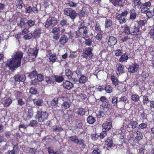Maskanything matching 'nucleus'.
I'll return each instance as SVG.
<instances>
[{
  "label": "nucleus",
  "mask_w": 154,
  "mask_h": 154,
  "mask_svg": "<svg viewBox=\"0 0 154 154\" xmlns=\"http://www.w3.org/2000/svg\"><path fill=\"white\" fill-rule=\"evenodd\" d=\"M63 13L67 16H69L72 19H74L77 16L76 11L70 8H66L63 11Z\"/></svg>",
  "instance_id": "obj_4"
},
{
  "label": "nucleus",
  "mask_w": 154,
  "mask_h": 154,
  "mask_svg": "<svg viewBox=\"0 0 154 154\" xmlns=\"http://www.w3.org/2000/svg\"><path fill=\"white\" fill-rule=\"evenodd\" d=\"M63 85L64 88L69 90L73 87V84L69 81H66L63 82Z\"/></svg>",
  "instance_id": "obj_16"
},
{
  "label": "nucleus",
  "mask_w": 154,
  "mask_h": 154,
  "mask_svg": "<svg viewBox=\"0 0 154 154\" xmlns=\"http://www.w3.org/2000/svg\"><path fill=\"white\" fill-rule=\"evenodd\" d=\"M69 5L72 7H76L78 5L77 3H74L72 2H69L68 3Z\"/></svg>",
  "instance_id": "obj_56"
},
{
  "label": "nucleus",
  "mask_w": 154,
  "mask_h": 154,
  "mask_svg": "<svg viewBox=\"0 0 154 154\" xmlns=\"http://www.w3.org/2000/svg\"><path fill=\"white\" fill-rule=\"evenodd\" d=\"M95 30L98 32H99L101 31L100 27V24L98 23H96L95 25Z\"/></svg>",
  "instance_id": "obj_59"
},
{
  "label": "nucleus",
  "mask_w": 154,
  "mask_h": 154,
  "mask_svg": "<svg viewBox=\"0 0 154 154\" xmlns=\"http://www.w3.org/2000/svg\"><path fill=\"white\" fill-rule=\"evenodd\" d=\"M37 124V122L35 120H31L29 123V126L33 127L35 126Z\"/></svg>",
  "instance_id": "obj_50"
},
{
  "label": "nucleus",
  "mask_w": 154,
  "mask_h": 154,
  "mask_svg": "<svg viewBox=\"0 0 154 154\" xmlns=\"http://www.w3.org/2000/svg\"><path fill=\"white\" fill-rule=\"evenodd\" d=\"M38 51V50L36 48H35L34 49L30 48L28 50V54L29 56L34 55L36 57L37 55Z\"/></svg>",
  "instance_id": "obj_11"
},
{
  "label": "nucleus",
  "mask_w": 154,
  "mask_h": 154,
  "mask_svg": "<svg viewBox=\"0 0 154 154\" xmlns=\"http://www.w3.org/2000/svg\"><path fill=\"white\" fill-rule=\"evenodd\" d=\"M111 79L112 82V84L115 86H117L119 85V82L117 78L115 76L112 75Z\"/></svg>",
  "instance_id": "obj_24"
},
{
  "label": "nucleus",
  "mask_w": 154,
  "mask_h": 154,
  "mask_svg": "<svg viewBox=\"0 0 154 154\" xmlns=\"http://www.w3.org/2000/svg\"><path fill=\"white\" fill-rule=\"evenodd\" d=\"M29 32V31L27 29L25 28L23 29L22 32H20V34L21 35H26Z\"/></svg>",
  "instance_id": "obj_60"
},
{
  "label": "nucleus",
  "mask_w": 154,
  "mask_h": 154,
  "mask_svg": "<svg viewBox=\"0 0 154 154\" xmlns=\"http://www.w3.org/2000/svg\"><path fill=\"white\" fill-rule=\"evenodd\" d=\"M147 127V125L144 123H142L139 125L138 128L140 129H143Z\"/></svg>",
  "instance_id": "obj_57"
},
{
  "label": "nucleus",
  "mask_w": 154,
  "mask_h": 154,
  "mask_svg": "<svg viewBox=\"0 0 154 154\" xmlns=\"http://www.w3.org/2000/svg\"><path fill=\"white\" fill-rule=\"evenodd\" d=\"M65 75L69 79L71 78L72 76V73L70 70L69 69H66L65 71Z\"/></svg>",
  "instance_id": "obj_32"
},
{
  "label": "nucleus",
  "mask_w": 154,
  "mask_h": 154,
  "mask_svg": "<svg viewBox=\"0 0 154 154\" xmlns=\"http://www.w3.org/2000/svg\"><path fill=\"white\" fill-rule=\"evenodd\" d=\"M62 107L66 109L69 108L70 106V104L68 102H65L63 103L62 105Z\"/></svg>",
  "instance_id": "obj_44"
},
{
  "label": "nucleus",
  "mask_w": 154,
  "mask_h": 154,
  "mask_svg": "<svg viewBox=\"0 0 154 154\" xmlns=\"http://www.w3.org/2000/svg\"><path fill=\"white\" fill-rule=\"evenodd\" d=\"M23 54L20 51L16 52L12 57V60L8 61L6 64V66L12 70H14L20 66L21 60L23 57Z\"/></svg>",
  "instance_id": "obj_1"
},
{
  "label": "nucleus",
  "mask_w": 154,
  "mask_h": 154,
  "mask_svg": "<svg viewBox=\"0 0 154 154\" xmlns=\"http://www.w3.org/2000/svg\"><path fill=\"white\" fill-rule=\"evenodd\" d=\"M17 148L14 146L13 150L8 151V154H16L17 152Z\"/></svg>",
  "instance_id": "obj_43"
},
{
  "label": "nucleus",
  "mask_w": 154,
  "mask_h": 154,
  "mask_svg": "<svg viewBox=\"0 0 154 154\" xmlns=\"http://www.w3.org/2000/svg\"><path fill=\"white\" fill-rule=\"evenodd\" d=\"M95 38L98 40H100L102 38V36L101 34L98 33L95 36Z\"/></svg>",
  "instance_id": "obj_64"
},
{
  "label": "nucleus",
  "mask_w": 154,
  "mask_h": 154,
  "mask_svg": "<svg viewBox=\"0 0 154 154\" xmlns=\"http://www.w3.org/2000/svg\"><path fill=\"white\" fill-rule=\"evenodd\" d=\"M17 102L18 104L20 105H22L24 104V102L22 98H19L18 97H17Z\"/></svg>",
  "instance_id": "obj_55"
},
{
  "label": "nucleus",
  "mask_w": 154,
  "mask_h": 154,
  "mask_svg": "<svg viewBox=\"0 0 154 154\" xmlns=\"http://www.w3.org/2000/svg\"><path fill=\"white\" fill-rule=\"evenodd\" d=\"M117 42V39L115 37L110 36L109 37L108 43L109 45H113L116 43Z\"/></svg>",
  "instance_id": "obj_17"
},
{
  "label": "nucleus",
  "mask_w": 154,
  "mask_h": 154,
  "mask_svg": "<svg viewBox=\"0 0 154 154\" xmlns=\"http://www.w3.org/2000/svg\"><path fill=\"white\" fill-rule=\"evenodd\" d=\"M37 75V72L35 71H34L28 75V76L31 79H32L34 78L35 76H36Z\"/></svg>",
  "instance_id": "obj_45"
},
{
  "label": "nucleus",
  "mask_w": 154,
  "mask_h": 154,
  "mask_svg": "<svg viewBox=\"0 0 154 154\" xmlns=\"http://www.w3.org/2000/svg\"><path fill=\"white\" fill-rule=\"evenodd\" d=\"M128 13L127 11H125L121 14L117 13L116 14V18L119 20L120 24L124 23L126 22L127 20L125 17Z\"/></svg>",
  "instance_id": "obj_5"
},
{
  "label": "nucleus",
  "mask_w": 154,
  "mask_h": 154,
  "mask_svg": "<svg viewBox=\"0 0 154 154\" xmlns=\"http://www.w3.org/2000/svg\"><path fill=\"white\" fill-rule=\"evenodd\" d=\"M134 137L138 140H140L142 138L143 135L142 134L137 131H135L134 133Z\"/></svg>",
  "instance_id": "obj_20"
},
{
  "label": "nucleus",
  "mask_w": 154,
  "mask_h": 154,
  "mask_svg": "<svg viewBox=\"0 0 154 154\" xmlns=\"http://www.w3.org/2000/svg\"><path fill=\"white\" fill-rule=\"evenodd\" d=\"M48 151L49 154H60L58 152H54L53 148L51 147H48Z\"/></svg>",
  "instance_id": "obj_38"
},
{
  "label": "nucleus",
  "mask_w": 154,
  "mask_h": 154,
  "mask_svg": "<svg viewBox=\"0 0 154 154\" xmlns=\"http://www.w3.org/2000/svg\"><path fill=\"white\" fill-rule=\"evenodd\" d=\"M57 59V57L55 54H51L49 57L50 60L52 62H55Z\"/></svg>",
  "instance_id": "obj_34"
},
{
  "label": "nucleus",
  "mask_w": 154,
  "mask_h": 154,
  "mask_svg": "<svg viewBox=\"0 0 154 154\" xmlns=\"http://www.w3.org/2000/svg\"><path fill=\"white\" fill-rule=\"evenodd\" d=\"M130 125L132 129H134L137 126V123L136 121L131 120L130 122Z\"/></svg>",
  "instance_id": "obj_40"
},
{
  "label": "nucleus",
  "mask_w": 154,
  "mask_h": 154,
  "mask_svg": "<svg viewBox=\"0 0 154 154\" xmlns=\"http://www.w3.org/2000/svg\"><path fill=\"white\" fill-rule=\"evenodd\" d=\"M115 55L116 56H119L122 54V50L120 49H117L114 51Z\"/></svg>",
  "instance_id": "obj_35"
},
{
  "label": "nucleus",
  "mask_w": 154,
  "mask_h": 154,
  "mask_svg": "<svg viewBox=\"0 0 154 154\" xmlns=\"http://www.w3.org/2000/svg\"><path fill=\"white\" fill-rule=\"evenodd\" d=\"M105 89L106 92L107 93H110L112 91V88L109 85H106L105 87Z\"/></svg>",
  "instance_id": "obj_37"
},
{
  "label": "nucleus",
  "mask_w": 154,
  "mask_h": 154,
  "mask_svg": "<svg viewBox=\"0 0 154 154\" xmlns=\"http://www.w3.org/2000/svg\"><path fill=\"white\" fill-rule=\"evenodd\" d=\"M70 140L75 143H78V139L77 137L76 136H72L69 137Z\"/></svg>",
  "instance_id": "obj_28"
},
{
  "label": "nucleus",
  "mask_w": 154,
  "mask_h": 154,
  "mask_svg": "<svg viewBox=\"0 0 154 154\" xmlns=\"http://www.w3.org/2000/svg\"><path fill=\"white\" fill-rule=\"evenodd\" d=\"M68 41V39L65 35H63L61 37L59 40V42L60 44L64 45L67 43Z\"/></svg>",
  "instance_id": "obj_18"
},
{
  "label": "nucleus",
  "mask_w": 154,
  "mask_h": 154,
  "mask_svg": "<svg viewBox=\"0 0 154 154\" xmlns=\"http://www.w3.org/2000/svg\"><path fill=\"white\" fill-rule=\"evenodd\" d=\"M116 72L117 74H120L124 72V66L120 63L117 64L116 65Z\"/></svg>",
  "instance_id": "obj_15"
},
{
  "label": "nucleus",
  "mask_w": 154,
  "mask_h": 154,
  "mask_svg": "<svg viewBox=\"0 0 154 154\" xmlns=\"http://www.w3.org/2000/svg\"><path fill=\"white\" fill-rule=\"evenodd\" d=\"M126 140V138L124 137V135H121L119 139V141L121 143H125Z\"/></svg>",
  "instance_id": "obj_54"
},
{
  "label": "nucleus",
  "mask_w": 154,
  "mask_h": 154,
  "mask_svg": "<svg viewBox=\"0 0 154 154\" xmlns=\"http://www.w3.org/2000/svg\"><path fill=\"white\" fill-rule=\"evenodd\" d=\"M29 92L33 94H35L37 93L36 89L34 88H31L29 90Z\"/></svg>",
  "instance_id": "obj_49"
},
{
  "label": "nucleus",
  "mask_w": 154,
  "mask_h": 154,
  "mask_svg": "<svg viewBox=\"0 0 154 154\" xmlns=\"http://www.w3.org/2000/svg\"><path fill=\"white\" fill-rule=\"evenodd\" d=\"M57 23V19L54 17H49L46 21L45 27L48 28L49 26L53 27L56 25Z\"/></svg>",
  "instance_id": "obj_7"
},
{
  "label": "nucleus",
  "mask_w": 154,
  "mask_h": 154,
  "mask_svg": "<svg viewBox=\"0 0 154 154\" xmlns=\"http://www.w3.org/2000/svg\"><path fill=\"white\" fill-rule=\"evenodd\" d=\"M87 121L89 124H92L95 122L96 120L94 117L89 116L87 118Z\"/></svg>",
  "instance_id": "obj_26"
},
{
  "label": "nucleus",
  "mask_w": 154,
  "mask_h": 154,
  "mask_svg": "<svg viewBox=\"0 0 154 154\" xmlns=\"http://www.w3.org/2000/svg\"><path fill=\"white\" fill-rule=\"evenodd\" d=\"M105 23V27L106 28H107L110 27L112 25V21L110 19H106Z\"/></svg>",
  "instance_id": "obj_33"
},
{
  "label": "nucleus",
  "mask_w": 154,
  "mask_h": 154,
  "mask_svg": "<svg viewBox=\"0 0 154 154\" xmlns=\"http://www.w3.org/2000/svg\"><path fill=\"white\" fill-rule=\"evenodd\" d=\"M151 6V3L149 2H147L144 4H142V7L140 8L141 9V12L142 13L146 14L147 16L149 17V16L148 14L149 12H151V11H149Z\"/></svg>",
  "instance_id": "obj_6"
},
{
  "label": "nucleus",
  "mask_w": 154,
  "mask_h": 154,
  "mask_svg": "<svg viewBox=\"0 0 154 154\" xmlns=\"http://www.w3.org/2000/svg\"><path fill=\"white\" fill-rule=\"evenodd\" d=\"M131 99L134 102H137L139 100L140 97L136 94H133L131 96Z\"/></svg>",
  "instance_id": "obj_30"
},
{
  "label": "nucleus",
  "mask_w": 154,
  "mask_h": 154,
  "mask_svg": "<svg viewBox=\"0 0 154 154\" xmlns=\"http://www.w3.org/2000/svg\"><path fill=\"white\" fill-rule=\"evenodd\" d=\"M92 49L91 48H86L83 53L82 55L83 57L86 59L91 58L93 56V54L92 53Z\"/></svg>",
  "instance_id": "obj_8"
},
{
  "label": "nucleus",
  "mask_w": 154,
  "mask_h": 154,
  "mask_svg": "<svg viewBox=\"0 0 154 154\" xmlns=\"http://www.w3.org/2000/svg\"><path fill=\"white\" fill-rule=\"evenodd\" d=\"M76 125L78 127H79V128L82 127V124L81 120L79 119H77L76 120Z\"/></svg>",
  "instance_id": "obj_52"
},
{
  "label": "nucleus",
  "mask_w": 154,
  "mask_h": 154,
  "mask_svg": "<svg viewBox=\"0 0 154 154\" xmlns=\"http://www.w3.org/2000/svg\"><path fill=\"white\" fill-rule=\"evenodd\" d=\"M48 116V114L46 112L40 110L37 112L36 117L39 122H42L47 119Z\"/></svg>",
  "instance_id": "obj_2"
},
{
  "label": "nucleus",
  "mask_w": 154,
  "mask_h": 154,
  "mask_svg": "<svg viewBox=\"0 0 154 154\" xmlns=\"http://www.w3.org/2000/svg\"><path fill=\"white\" fill-rule=\"evenodd\" d=\"M131 34L132 35H138L140 34V31L138 27H136L134 26V28H131Z\"/></svg>",
  "instance_id": "obj_14"
},
{
  "label": "nucleus",
  "mask_w": 154,
  "mask_h": 154,
  "mask_svg": "<svg viewBox=\"0 0 154 154\" xmlns=\"http://www.w3.org/2000/svg\"><path fill=\"white\" fill-rule=\"evenodd\" d=\"M149 102V100L147 96H143V104H146Z\"/></svg>",
  "instance_id": "obj_58"
},
{
  "label": "nucleus",
  "mask_w": 154,
  "mask_h": 154,
  "mask_svg": "<svg viewBox=\"0 0 154 154\" xmlns=\"http://www.w3.org/2000/svg\"><path fill=\"white\" fill-rule=\"evenodd\" d=\"M128 58V57L127 55L125 53L121 56L120 58L119 59V61L121 62H123L125 60H127Z\"/></svg>",
  "instance_id": "obj_25"
},
{
  "label": "nucleus",
  "mask_w": 154,
  "mask_h": 154,
  "mask_svg": "<svg viewBox=\"0 0 154 154\" xmlns=\"http://www.w3.org/2000/svg\"><path fill=\"white\" fill-rule=\"evenodd\" d=\"M55 80L56 81L58 82H60L62 81L64 79L62 76H55Z\"/></svg>",
  "instance_id": "obj_46"
},
{
  "label": "nucleus",
  "mask_w": 154,
  "mask_h": 154,
  "mask_svg": "<svg viewBox=\"0 0 154 154\" xmlns=\"http://www.w3.org/2000/svg\"><path fill=\"white\" fill-rule=\"evenodd\" d=\"M33 109L32 108L28 109V111L26 113V119L29 120L32 117L33 115Z\"/></svg>",
  "instance_id": "obj_19"
},
{
  "label": "nucleus",
  "mask_w": 154,
  "mask_h": 154,
  "mask_svg": "<svg viewBox=\"0 0 154 154\" xmlns=\"http://www.w3.org/2000/svg\"><path fill=\"white\" fill-rule=\"evenodd\" d=\"M33 101L34 104L38 106H41L43 104V101L42 99H39L37 100L36 99H34Z\"/></svg>",
  "instance_id": "obj_23"
},
{
  "label": "nucleus",
  "mask_w": 154,
  "mask_h": 154,
  "mask_svg": "<svg viewBox=\"0 0 154 154\" xmlns=\"http://www.w3.org/2000/svg\"><path fill=\"white\" fill-rule=\"evenodd\" d=\"M32 37V33H29L24 35L23 38L26 40L31 39Z\"/></svg>",
  "instance_id": "obj_42"
},
{
  "label": "nucleus",
  "mask_w": 154,
  "mask_h": 154,
  "mask_svg": "<svg viewBox=\"0 0 154 154\" xmlns=\"http://www.w3.org/2000/svg\"><path fill=\"white\" fill-rule=\"evenodd\" d=\"M92 154H101L100 150L98 149H94L92 152Z\"/></svg>",
  "instance_id": "obj_61"
},
{
  "label": "nucleus",
  "mask_w": 154,
  "mask_h": 154,
  "mask_svg": "<svg viewBox=\"0 0 154 154\" xmlns=\"http://www.w3.org/2000/svg\"><path fill=\"white\" fill-rule=\"evenodd\" d=\"M140 0H134V5L136 8H140L142 7V3L140 1Z\"/></svg>",
  "instance_id": "obj_21"
},
{
  "label": "nucleus",
  "mask_w": 154,
  "mask_h": 154,
  "mask_svg": "<svg viewBox=\"0 0 154 154\" xmlns=\"http://www.w3.org/2000/svg\"><path fill=\"white\" fill-rule=\"evenodd\" d=\"M58 102V99L57 98H55L51 102V105L52 106V108L54 109L56 108V110L58 111L61 110L60 109L57 108L58 107L57 103Z\"/></svg>",
  "instance_id": "obj_13"
},
{
  "label": "nucleus",
  "mask_w": 154,
  "mask_h": 154,
  "mask_svg": "<svg viewBox=\"0 0 154 154\" xmlns=\"http://www.w3.org/2000/svg\"><path fill=\"white\" fill-rule=\"evenodd\" d=\"M130 18L131 19H134L136 17V14L135 11L134 9H132L131 11Z\"/></svg>",
  "instance_id": "obj_36"
},
{
  "label": "nucleus",
  "mask_w": 154,
  "mask_h": 154,
  "mask_svg": "<svg viewBox=\"0 0 154 154\" xmlns=\"http://www.w3.org/2000/svg\"><path fill=\"white\" fill-rule=\"evenodd\" d=\"M138 65L134 63L130 65L128 68V72L131 73H133L137 72L139 68Z\"/></svg>",
  "instance_id": "obj_9"
},
{
  "label": "nucleus",
  "mask_w": 154,
  "mask_h": 154,
  "mask_svg": "<svg viewBox=\"0 0 154 154\" xmlns=\"http://www.w3.org/2000/svg\"><path fill=\"white\" fill-rule=\"evenodd\" d=\"M12 100L9 98H6L4 103L5 106H9L12 103Z\"/></svg>",
  "instance_id": "obj_29"
},
{
  "label": "nucleus",
  "mask_w": 154,
  "mask_h": 154,
  "mask_svg": "<svg viewBox=\"0 0 154 154\" xmlns=\"http://www.w3.org/2000/svg\"><path fill=\"white\" fill-rule=\"evenodd\" d=\"M76 113L79 115H84L85 114V111L83 108H79L78 109Z\"/></svg>",
  "instance_id": "obj_41"
},
{
  "label": "nucleus",
  "mask_w": 154,
  "mask_h": 154,
  "mask_svg": "<svg viewBox=\"0 0 154 154\" xmlns=\"http://www.w3.org/2000/svg\"><path fill=\"white\" fill-rule=\"evenodd\" d=\"M105 144L109 147H111L113 144L112 140L111 138H108L105 141Z\"/></svg>",
  "instance_id": "obj_27"
},
{
  "label": "nucleus",
  "mask_w": 154,
  "mask_h": 154,
  "mask_svg": "<svg viewBox=\"0 0 154 154\" xmlns=\"http://www.w3.org/2000/svg\"><path fill=\"white\" fill-rule=\"evenodd\" d=\"M23 4L22 0H19L17 1L16 3V5L18 8H21L23 5Z\"/></svg>",
  "instance_id": "obj_39"
},
{
  "label": "nucleus",
  "mask_w": 154,
  "mask_h": 154,
  "mask_svg": "<svg viewBox=\"0 0 154 154\" xmlns=\"http://www.w3.org/2000/svg\"><path fill=\"white\" fill-rule=\"evenodd\" d=\"M118 98L115 96L113 97L112 99V103L116 105L118 102Z\"/></svg>",
  "instance_id": "obj_53"
},
{
  "label": "nucleus",
  "mask_w": 154,
  "mask_h": 154,
  "mask_svg": "<svg viewBox=\"0 0 154 154\" xmlns=\"http://www.w3.org/2000/svg\"><path fill=\"white\" fill-rule=\"evenodd\" d=\"M119 101H122L125 103L128 102V100L127 98L125 96H123L119 98Z\"/></svg>",
  "instance_id": "obj_47"
},
{
  "label": "nucleus",
  "mask_w": 154,
  "mask_h": 154,
  "mask_svg": "<svg viewBox=\"0 0 154 154\" xmlns=\"http://www.w3.org/2000/svg\"><path fill=\"white\" fill-rule=\"evenodd\" d=\"M14 78L15 81L17 82H23L25 79V76L23 75L18 74L16 75L14 77Z\"/></svg>",
  "instance_id": "obj_12"
},
{
  "label": "nucleus",
  "mask_w": 154,
  "mask_h": 154,
  "mask_svg": "<svg viewBox=\"0 0 154 154\" xmlns=\"http://www.w3.org/2000/svg\"><path fill=\"white\" fill-rule=\"evenodd\" d=\"M141 75L143 78H146L149 76V74L148 72L145 71L142 73Z\"/></svg>",
  "instance_id": "obj_62"
},
{
  "label": "nucleus",
  "mask_w": 154,
  "mask_h": 154,
  "mask_svg": "<svg viewBox=\"0 0 154 154\" xmlns=\"http://www.w3.org/2000/svg\"><path fill=\"white\" fill-rule=\"evenodd\" d=\"M146 23V20H141L139 22V24L141 26H144L145 24Z\"/></svg>",
  "instance_id": "obj_63"
},
{
  "label": "nucleus",
  "mask_w": 154,
  "mask_h": 154,
  "mask_svg": "<svg viewBox=\"0 0 154 154\" xmlns=\"http://www.w3.org/2000/svg\"><path fill=\"white\" fill-rule=\"evenodd\" d=\"M88 80V78L84 75H82L79 79V82L80 83H84Z\"/></svg>",
  "instance_id": "obj_22"
},
{
  "label": "nucleus",
  "mask_w": 154,
  "mask_h": 154,
  "mask_svg": "<svg viewBox=\"0 0 154 154\" xmlns=\"http://www.w3.org/2000/svg\"><path fill=\"white\" fill-rule=\"evenodd\" d=\"M59 31V29L58 28L54 27L52 29L51 32L54 34L60 33Z\"/></svg>",
  "instance_id": "obj_51"
},
{
  "label": "nucleus",
  "mask_w": 154,
  "mask_h": 154,
  "mask_svg": "<svg viewBox=\"0 0 154 154\" xmlns=\"http://www.w3.org/2000/svg\"><path fill=\"white\" fill-rule=\"evenodd\" d=\"M27 23L28 26L30 27H31L34 25L35 22L34 21L30 20H28Z\"/></svg>",
  "instance_id": "obj_48"
},
{
  "label": "nucleus",
  "mask_w": 154,
  "mask_h": 154,
  "mask_svg": "<svg viewBox=\"0 0 154 154\" xmlns=\"http://www.w3.org/2000/svg\"><path fill=\"white\" fill-rule=\"evenodd\" d=\"M112 123L111 122H105L103 125V131H107L109 130L112 127Z\"/></svg>",
  "instance_id": "obj_10"
},
{
  "label": "nucleus",
  "mask_w": 154,
  "mask_h": 154,
  "mask_svg": "<svg viewBox=\"0 0 154 154\" xmlns=\"http://www.w3.org/2000/svg\"><path fill=\"white\" fill-rule=\"evenodd\" d=\"M112 3L115 6L120 5L124 0H112Z\"/></svg>",
  "instance_id": "obj_31"
},
{
  "label": "nucleus",
  "mask_w": 154,
  "mask_h": 154,
  "mask_svg": "<svg viewBox=\"0 0 154 154\" xmlns=\"http://www.w3.org/2000/svg\"><path fill=\"white\" fill-rule=\"evenodd\" d=\"M84 23L83 22L80 23V27L79 28L78 32H76L78 35L82 38H85L88 32V28L84 26L81 27L82 25H84Z\"/></svg>",
  "instance_id": "obj_3"
}]
</instances>
